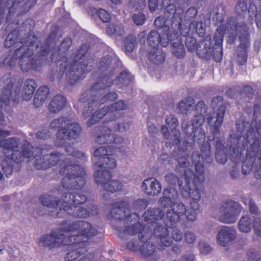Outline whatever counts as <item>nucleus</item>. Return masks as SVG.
I'll use <instances>...</instances> for the list:
<instances>
[{
  "mask_svg": "<svg viewBox=\"0 0 261 261\" xmlns=\"http://www.w3.org/2000/svg\"><path fill=\"white\" fill-rule=\"evenodd\" d=\"M252 227V219L249 216H244L239 220L238 228L240 231L248 233L251 231Z\"/></svg>",
  "mask_w": 261,
  "mask_h": 261,
  "instance_id": "obj_38",
  "label": "nucleus"
},
{
  "mask_svg": "<svg viewBox=\"0 0 261 261\" xmlns=\"http://www.w3.org/2000/svg\"><path fill=\"white\" fill-rule=\"evenodd\" d=\"M50 127L59 128L57 133V141L56 145L60 147H65V150L73 157L83 160H86L85 153L72 147L66 146L67 141L77 139L82 133V128L76 122H69L66 117H61L53 120L50 123Z\"/></svg>",
  "mask_w": 261,
  "mask_h": 261,
  "instance_id": "obj_11",
  "label": "nucleus"
},
{
  "mask_svg": "<svg viewBox=\"0 0 261 261\" xmlns=\"http://www.w3.org/2000/svg\"><path fill=\"white\" fill-rule=\"evenodd\" d=\"M61 154L55 152L50 155H45L35 159L34 167L38 170L46 169L57 165L60 160Z\"/></svg>",
  "mask_w": 261,
  "mask_h": 261,
  "instance_id": "obj_24",
  "label": "nucleus"
},
{
  "mask_svg": "<svg viewBox=\"0 0 261 261\" xmlns=\"http://www.w3.org/2000/svg\"><path fill=\"white\" fill-rule=\"evenodd\" d=\"M211 106L214 109L218 107L216 116L215 117L214 112L210 113L206 115L205 119L211 126L213 136V140L215 142L216 160L219 164H224L227 160V149L225 147L221 139L217 136L220 134L226 110L223 97L221 96L214 97L211 100ZM208 140L212 141L210 139Z\"/></svg>",
  "mask_w": 261,
  "mask_h": 261,
  "instance_id": "obj_10",
  "label": "nucleus"
},
{
  "mask_svg": "<svg viewBox=\"0 0 261 261\" xmlns=\"http://www.w3.org/2000/svg\"><path fill=\"white\" fill-rule=\"evenodd\" d=\"M89 49V45L84 43L70 60L66 56L61 57L56 71H52L49 75L50 80H60L64 74L67 82L70 85L82 80L85 77V74L92 70L91 66L89 65L90 59L86 57Z\"/></svg>",
  "mask_w": 261,
  "mask_h": 261,
  "instance_id": "obj_8",
  "label": "nucleus"
},
{
  "mask_svg": "<svg viewBox=\"0 0 261 261\" xmlns=\"http://www.w3.org/2000/svg\"><path fill=\"white\" fill-rule=\"evenodd\" d=\"M12 5L11 6V7L9 8V17H11L12 16L14 15L16 13V7H15V3L13 2L12 1Z\"/></svg>",
  "mask_w": 261,
  "mask_h": 261,
  "instance_id": "obj_64",
  "label": "nucleus"
},
{
  "mask_svg": "<svg viewBox=\"0 0 261 261\" xmlns=\"http://www.w3.org/2000/svg\"><path fill=\"white\" fill-rule=\"evenodd\" d=\"M170 198L162 196L159 199V203L164 208L171 207V210L167 211L164 221L166 228H174L186 213V206L183 203L174 202Z\"/></svg>",
  "mask_w": 261,
  "mask_h": 261,
  "instance_id": "obj_18",
  "label": "nucleus"
},
{
  "mask_svg": "<svg viewBox=\"0 0 261 261\" xmlns=\"http://www.w3.org/2000/svg\"><path fill=\"white\" fill-rule=\"evenodd\" d=\"M97 15L103 22H108L111 20V17L110 14L103 9H99L97 11Z\"/></svg>",
  "mask_w": 261,
  "mask_h": 261,
  "instance_id": "obj_47",
  "label": "nucleus"
},
{
  "mask_svg": "<svg viewBox=\"0 0 261 261\" xmlns=\"http://www.w3.org/2000/svg\"><path fill=\"white\" fill-rule=\"evenodd\" d=\"M162 6L165 9L164 15L157 17L153 22L154 26L163 35L172 36L176 26L179 32L181 31L182 17L184 11L182 9H176V6L171 2V0H162Z\"/></svg>",
  "mask_w": 261,
  "mask_h": 261,
  "instance_id": "obj_13",
  "label": "nucleus"
},
{
  "mask_svg": "<svg viewBox=\"0 0 261 261\" xmlns=\"http://www.w3.org/2000/svg\"><path fill=\"white\" fill-rule=\"evenodd\" d=\"M72 44V40L70 37H66L61 42L60 47L58 50V54L59 55L64 54L70 48L71 45Z\"/></svg>",
  "mask_w": 261,
  "mask_h": 261,
  "instance_id": "obj_42",
  "label": "nucleus"
},
{
  "mask_svg": "<svg viewBox=\"0 0 261 261\" xmlns=\"http://www.w3.org/2000/svg\"><path fill=\"white\" fill-rule=\"evenodd\" d=\"M236 135H230L229 146L230 160L237 163L246 151L245 159L243 162L242 172L247 175L254 169L255 178L261 179V120L255 119L251 122L243 119L236 120Z\"/></svg>",
  "mask_w": 261,
  "mask_h": 261,
  "instance_id": "obj_3",
  "label": "nucleus"
},
{
  "mask_svg": "<svg viewBox=\"0 0 261 261\" xmlns=\"http://www.w3.org/2000/svg\"><path fill=\"white\" fill-rule=\"evenodd\" d=\"M248 11L251 19L255 17L256 26L261 27V0H254V2H250Z\"/></svg>",
  "mask_w": 261,
  "mask_h": 261,
  "instance_id": "obj_30",
  "label": "nucleus"
},
{
  "mask_svg": "<svg viewBox=\"0 0 261 261\" xmlns=\"http://www.w3.org/2000/svg\"><path fill=\"white\" fill-rule=\"evenodd\" d=\"M112 59L109 56L102 57L99 62L98 69L103 76L98 78L97 82L94 83L88 90L82 93L79 101L82 103L88 102V107L85 106L83 112L84 117L87 118L93 111V108L109 101L116 100L118 95L115 92H110L103 95L100 99L101 91L109 89L114 81L112 76L115 73V68L112 66Z\"/></svg>",
  "mask_w": 261,
  "mask_h": 261,
  "instance_id": "obj_6",
  "label": "nucleus"
},
{
  "mask_svg": "<svg viewBox=\"0 0 261 261\" xmlns=\"http://www.w3.org/2000/svg\"><path fill=\"white\" fill-rule=\"evenodd\" d=\"M236 238V231L231 227L223 226L218 232L217 239L219 244L222 246H227L229 243Z\"/></svg>",
  "mask_w": 261,
  "mask_h": 261,
  "instance_id": "obj_27",
  "label": "nucleus"
},
{
  "mask_svg": "<svg viewBox=\"0 0 261 261\" xmlns=\"http://www.w3.org/2000/svg\"><path fill=\"white\" fill-rule=\"evenodd\" d=\"M128 200H123L111 204L110 215L123 225H127L123 230L124 234L134 236L138 234L142 243L139 251L144 257L154 256L156 254L155 245L151 241L152 234L159 239L164 246H169L172 240L169 237L167 228L159 223L165 216V212L159 208H148L142 215L145 225L139 222L140 216L137 213H131Z\"/></svg>",
  "mask_w": 261,
  "mask_h": 261,
  "instance_id": "obj_1",
  "label": "nucleus"
},
{
  "mask_svg": "<svg viewBox=\"0 0 261 261\" xmlns=\"http://www.w3.org/2000/svg\"><path fill=\"white\" fill-rule=\"evenodd\" d=\"M124 30L122 28L119 27L113 23L108 24L107 29V33L109 36H121L123 35Z\"/></svg>",
  "mask_w": 261,
  "mask_h": 261,
  "instance_id": "obj_41",
  "label": "nucleus"
},
{
  "mask_svg": "<svg viewBox=\"0 0 261 261\" xmlns=\"http://www.w3.org/2000/svg\"><path fill=\"white\" fill-rule=\"evenodd\" d=\"M127 248L133 251H139V245L137 241H130L126 244Z\"/></svg>",
  "mask_w": 261,
  "mask_h": 261,
  "instance_id": "obj_57",
  "label": "nucleus"
},
{
  "mask_svg": "<svg viewBox=\"0 0 261 261\" xmlns=\"http://www.w3.org/2000/svg\"><path fill=\"white\" fill-rule=\"evenodd\" d=\"M110 110V120L108 122L114 121L118 117H120L121 113L119 111L126 110L127 105L122 100H119L109 106Z\"/></svg>",
  "mask_w": 261,
  "mask_h": 261,
  "instance_id": "obj_33",
  "label": "nucleus"
},
{
  "mask_svg": "<svg viewBox=\"0 0 261 261\" xmlns=\"http://www.w3.org/2000/svg\"><path fill=\"white\" fill-rule=\"evenodd\" d=\"M212 41L210 36H207L200 40L197 44L196 52L201 58H207L211 57V46Z\"/></svg>",
  "mask_w": 261,
  "mask_h": 261,
  "instance_id": "obj_28",
  "label": "nucleus"
},
{
  "mask_svg": "<svg viewBox=\"0 0 261 261\" xmlns=\"http://www.w3.org/2000/svg\"><path fill=\"white\" fill-rule=\"evenodd\" d=\"M195 101L193 98L188 96L185 99L181 100L178 103L177 107L182 113H186L193 106Z\"/></svg>",
  "mask_w": 261,
  "mask_h": 261,
  "instance_id": "obj_40",
  "label": "nucleus"
},
{
  "mask_svg": "<svg viewBox=\"0 0 261 261\" xmlns=\"http://www.w3.org/2000/svg\"><path fill=\"white\" fill-rule=\"evenodd\" d=\"M201 153L198 151H194L191 155L192 163L194 166L195 172L188 168L190 163L188 159L190 155L189 150L185 152L179 151V155L177 157L178 165L176 169L179 172H183L184 185L182 181L179 180L176 174L173 173H169L165 176L167 181L171 184H174L177 181L180 190V194L184 188L188 185L191 189V191L195 190V185L203 186L204 181V167L203 163H211L213 160L211 156V147L209 143H205L201 146Z\"/></svg>",
  "mask_w": 261,
  "mask_h": 261,
  "instance_id": "obj_5",
  "label": "nucleus"
},
{
  "mask_svg": "<svg viewBox=\"0 0 261 261\" xmlns=\"http://www.w3.org/2000/svg\"><path fill=\"white\" fill-rule=\"evenodd\" d=\"M146 4V2L145 0H138L137 2V3L136 5H135L134 6L136 7L137 9H143Z\"/></svg>",
  "mask_w": 261,
  "mask_h": 261,
  "instance_id": "obj_63",
  "label": "nucleus"
},
{
  "mask_svg": "<svg viewBox=\"0 0 261 261\" xmlns=\"http://www.w3.org/2000/svg\"><path fill=\"white\" fill-rule=\"evenodd\" d=\"M196 114L191 121V124L187 121H183L181 123V129L185 135L184 144L186 146H194L195 143H201L202 145L210 142L205 140V133L202 128L204 122L203 115L207 111V107L205 102L202 101H198L195 106Z\"/></svg>",
  "mask_w": 261,
  "mask_h": 261,
  "instance_id": "obj_12",
  "label": "nucleus"
},
{
  "mask_svg": "<svg viewBox=\"0 0 261 261\" xmlns=\"http://www.w3.org/2000/svg\"><path fill=\"white\" fill-rule=\"evenodd\" d=\"M148 205V202L145 199H138L133 203V208L138 212L145 210Z\"/></svg>",
  "mask_w": 261,
  "mask_h": 261,
  "instance_id": "obj_44",
  "label": "nucleus"
},
{
  "mask_svg": "<svg viewBox=\"0 0 261 261\" xmlns=\"http://www.w3.org/2000/svg\"><path fill=\"white\" fill-rule=\"evenodd\" d=\"M49 93L47 86H42L39 88L35 94L33 102L36 108L40 107L46 100Z\"/></svg>",
  "mask_w": 261,
  "mask_h": 261,
  "instance_id": "obj_34",
  "label": "nucleus"
},
{
  "mask_svg": "<svg viewBox=\"0 0 261 261\" xmlns=\"http://www.w3.org/2000/svg\"><path fill=\"white\" fill-rule=\"evenodd\" d=\"M100 134L96 138V142L99 144H107L96 149L94 155L98 158L95 165L100 170L114 169L117 166L115 159L112 157L117 152H126L127 148L124 139L120 136L111 133L112 129L107 126L99 128Z\"/></svg>",
  "mask_w": 261,
  "mask_h": 261,
  "instance_id": "obj_9",
  "label": "nucleus"
},
{
  "mask_svg": "<svg viewBox=\"0 0 261 261\" xmlns=\"http://www.w3.org/2000/svg\"><path fill=\"white\" fill-rule=\"evenodd\" d=\"M170 36L163 35L158 31H151L147 37V41L150 47L148 51V59L153 64L159 65L165 60V54L159 45L162 47L168 46Z\"/></svg>",
  "mask_w": 261,
  "mask_h": 261,
  "instance_id": "obj_17",
  "label": "nucleus"
},
{
  "mask_svg": "<svg viewBox=\"0 0 261 261\" xmlns=\"http://www.w3.org/2000/svg\"><path fill=\"white\" fill-rule=\"evenodd\" d=\"M166 125L161 127V131L164 139L166 140V145L177 146L179 151L185 152L186 150L192 149L193 146H186L184 144L185 135L183 133L184 140L181 142L180 131L177 128L178 126V120L173 114L167 116L165 119Z\"/></svg>",
  "mask_w": 261,
  "mask_h": 261,
  "instance_id": "obj_16",
  "label": "nucleus"
},
{
  "mask_svg": "<svg viewBox=\"0 0 261 261\" xmlns=\"http://www.w3.org/2000/svg\"><path fill=\"white\" fill-rule=\"evenodd\" d=\"M98 233L97 228L85 221L70 223L64 220L60 228L53 230L50 234L42 236L39 244L49 249L68 246V252L64 257L65 261H73L88 251L90 238Z\"/></svg>",
  "mask_w": 261,
  "mask_h": 261,
  "instance_id": "obj_4",
  "label": "nucleus"
},
{
  "mask_svg": "<svg viewBox=\"0 0 261 261\" xmlns=\"http://www.w3.org/2000/svg\"><path fill=\"white\" fill-rule=\"evenodd\" d=\"M16 41V36L14 32H12L8 35L5 42V47L7 48L12 47V49L13 50V53L12 55H9L3 60V64L11 67H14L16 62V55L15 54Z\"/></svg>",
  "mask_w": 261,
  "mask_h": 261,
  "instance_id": "obj_25",
  "label": "nucleus"
},
{
  "mask_svg": "<svg viewBox=\"0 0 261 261\" xmlns=\"http://www.w3.org/2000/svg\"><path fill=\"white\" fill-rule=\"evenodd\" d=\"M36 138L38 140H46L50 138V134L48 129H44L36 133Z\"/></svg>",
  "mask_w": 261,
  "mask_h": 261,
  "instance_id": "obj_52",
  "label": "nucleus"
},
{
  "mask_svg": "<svg viewBox=\"0 0 261 261\" xmlns=\"http://www.w3.org/2000/svg\"><path fill=\"white\" fill-rule=\"evenodd\" d=\"M238 90H239L240 95L244 94L250 99H252L253 97L254 91L253 88L249 85H244L242 89L239 87V89H238Z\"/></svg>",
  "mask_w": 261,
  "mask_h": 261,
  "instance_id": "obj_46",
  "label": "nucleus"
},
{
  "mask_svg": "<svg viewBox=\"0 0 261 261\" xmlns=\"http://www.w3.org/2000/svg\"><path fill=\"white\" fill-rule=\"evenodd\" d=\"M35 81L32 79H28L24 83L22 91L24 100L28 101L31 99L36 88Z\"/></svg>",
  "mask_w": 261,
  "mask_h": 261,
  "instance_id": "obj_36",
  "label": "nucleus"
},
{
  "mask_svg": "<svg viewBox=\"0 0 261 261\" xmlns=\"http://www.w3.org/2000/svg\"><path fill=\"white\" fill-rule=\"evenodd\" d=\"M148 7L150 12H154L158 5V0H148Z\"/></svg>",
  "mask_w": 261,
  "mask_h": 261,
  "instance_id": "obj_61",
  "label": "nucleus"
},
{
  "mask_svg": "<svg viewBox=\"0 0 261 261\" xmlns=\"http://www.w3.org/2000/svg\"><path fill=\"white\" fill-rule=\"evenodd\" d=\"M164 197L166 198H170V200H174L176 199L178 196L177 191L174 188H166L163 192Z\"/></svg>",
  "mask_w": 261,
  "mask_h": 261,
  "instance_id": "obj_49",
  "label": "nucleus"
},
{
  "mask_svg": "<svg viewBox=\"0 0 261 261\" xmlns=\"http://www.w3.org/2000/svg\"><path fill=\"white\" fill-rule=\"evenodd\" d=\"M129 126V123H126L125 125L124 123L114 124V123H112L111 125L109 124V126L111 127L112 129L115 132H123L126 130Z\"/></svg>",
  "mask_w": 261,
  "mask_h": 261,
  "instance_id": "obj_54",
  "label": "nucleus"
},
{
  "mask_svg": "<svg viewBox=\"0 0 261 261\" xmlns=\"http://www.w3.org/2000/svg\"><path fill=\"white\" fill-rule=\"evenodd\" d=\"M21 153L28 161L33 160L42 153V150L38 147H33L28 141H24L21 146Z\"/></svg>",
  "mask_w": 261,
  "mask_h": 261,
  "instance_id": "obj_29",
  "label": "nucleus"
},
{
  "mask_svg": "<svg viewBox=\"0 0 261 261\" xmlns=\"http://www.w3.org/2000/svg\"><path fill=\"white\" fill-rule=\"evenodd\" d=\"M236 9L237 10L240 9L241 11H245L247 10V4L246 2L243 1H239L238 2L236 6Z\"/></svg>",
  "mask_w": 261,
  "mask_h": 261,
  "instance_id": "obj_60",
  "label": "nucleus"
},
{
  "mask_svg": "<svg viewBox=\"0 0 261 261\" xmlns=\"http://www.w3.org/2000/svg\"><path fill=\"white\" fill-rule=\"evenodd\" d=\"M224 31L231 34H239L240 44L237 47L236 58L237 64L243 66L246 64L248 59L247 48L249 46L250 35L249 28L245 22H238L235 17H229L226 23L223 25Z\"/></svg>",
  "mask_w": 261,
  "mask_h": 261,
  "instance_id": "obj_14",
  "label": "nucleus"
},
{
  "mask_svg": "<svg viewBox=\"0 0 261 261\" xmlns=\"http://www.w3.org/2000/svg\"><path fill=\"white\" fill-rule=\"evenodd\" d=\"M198 247L200 252L204 255L209 254L213 249L211 245L206 242L199 243Z\"/></svg>",
  "mask_w": 261,
  "mask_h": 261,
  "instance_id": "obj_51",
  "label": "nucleus"
},
{
  "mask_svg": "<svg viewBox=\"0 0 261 261\" xmlns=\"http://www.w3.org/2000/svg\"><path fill=\"white\" fill-rule=\"evenodd\" d=\"M65 165L60 170L62 189L58 192L62 199L49 195L42 194L39 197L41 204L48 208L59 210L57 215L60 217V213L77 218H86L90 216L97 215V206L91 203L86 205L87 200L84 187L86 183L84 169L70 160H66Z\"/></svg>",
  "mask_w": 261,
  "mask_h": 261,
  "instance_id": "obj_2",
  "label": "nucleus"
},
{
  "mask_svg": "<svg viewBox=\"0 0 261 261\" xmlns=\"http://www.w3.org/2000/svg\"><path fill=\"white\" fill-rule=\"evenodd\" d=\"M141 188L147 195L152 196L158 195L162 190L160 182L153 177H148L144 180Z\"/></svg>",
  "mask_w": 261,
  "mask_h": 261,
  "instance_id": "obj_26",
  "label": "nucleus"
},
{
  "mask_svg": "<svg viewBox=\"0 0 261 261\" xmlns=\"http://www.w3.org/2000/svg\"><path fill=\"white\" fill-rule=\"evenodd\" d=\"M197 14L198 10L194 7H190L185 12L184 19L186 22H190L186 33H189L190 31L192 33L196 32L199 36L202 37L205 33V24L202 21L195 20Z\"/></svg>",
  "mask_w": 261,
  "mask_h": 261,
  "instance_id": "obj_22",
  "label": "nucleus"
},
{
  "mask_svg": "<svg viewBox=\"0 0 261 261\" xmlns=\"http://www.w3.org/2000/svg\"><path fill=\"white\" fill-rule=\"evenodd\" d=\"M110 110L109 106L104 107L102 109L94 112L87 122L88 126H91L107 115L110 117Z\"/></svg>",
  "mask_w": 261,
  "mask_h": 261,
  "instance_id": "obj_35",
  "label": "nucleus"
},
{
  "mask_svg": "<svg viewBox=\"0 0 261 261\" xmlns=\"http://www.w3.org/2000/svg\"><path fill=\"white\" fill-rule=\"evenodd\" d=\"M172 237L175 241H180L182 240L183 237L182 233L179 229H174L172 232Z\"/></svg>",
  "mask_w": 261,
  "mask_h": 261,
  "instance_id": "obj_56",
  "label": "nucleus"
},
{
  "mask_svg": "<svg viewBox=\"0 0 261 261\" xmlns=\"http://www.w3.org/2000/svg\"><path fill=\"white\" fill-rule=\"evenodd\" d=\"M226 14V10L225 6L220 4L218 5L212 11H210L207 15L208 19L212 17L214 24L217 25L221 24L223 21Z\"/></svg>",
  "mask_w": 261,
  "mask_h": 261,
  "instance_id": "obj_31",
  "label": "nucleus"
},
{
  "mask_svg": "<svg viewBox=\"0 0 261 261\" xmlns=\"http://www.w3.org/2000/svg\"><path fill=\"white\" fill-rule=\"evenodd\" d=\"M223 37V34L221 31H219V29H218L214 36V40L215 41L214 46H218L219 45H222Z\"/></svg>",
  "mask_w": 261,
  "mask_h": 261,
  "instance_id": "obj_53",
  "label": "nucleus"
},
{
  "mask_svg": "<svg viewBox=\"0 0 261 261\" xmlns=\"http://www.w3.org/2000/svg\"><path fill=\"white\" fill-rule=\"evenodd\" d=\"M132 19L136 25H142L146 21V16L144 13H139L134 14L132 16Z\"/></svg>",
  "mask_w": 261,
  "mask_h": 261,
  "instance_id": "obj_50",
  "label": "nucleus"
},
{
  "mask_svg": "<svg viewBox=\"0 0 261 261\" xmlns=\"http://www.w3.org/2000/svg\"><path fill=\"white\" fill-rule=\"evenodd\" d=\"M25 34V38L20 41L21 46L17 48V53L21 50V47L24 50L20 58L19 66L23 72L39 71L46 61L51 47L55 45L57 33L55 31L51 32L41 45L35 35L30 33Z\"/></svg>",
  "mask_w": 261,
  "mask_h": 261,
  "instance_id": "obj_7",
  "label": "nucleus"
},
{
  "mask_svg": "<svg viewBox=\"0 0 261 261\" xmlns=\"http://www.w3.org/2000/svg\"><path fill=\"white\" fill-rule=\"evenodd\" d=\"M197 43L198 42H196V39L192 37L188 36L186 38V47L187 50L191 53L196 51Z\"/></svg>",
  "mask_w": 261,
  "mask_h": 261,
  "instance_id": "obj_45",
  "label": "nucleus"
},
{
  "mask_svg": "<svg viewBox=\"0 0 261 261\" xmlns=\"http://www.w3.org/2000/svg\"><path fill=\"white\" fill-rule=\"evenodd\" d=\"M221 213L219 221L225 223H233L241 212V207L239 202L228 199L222 202L220 207Z\"/></svg>",
  "mask_w": 261,
  "mask_h": 261,
  "instance_id": "obj_21",
  "label": "nucleus"
},
{
  "mask_svg": "<svg viewBox=\"0 0 261 261\" xmlns=\"http://www.w3.org/2000/svg\"><path fill=\"white\" fill-rule=\"evenodd\" d=\"M249 212L252 214H258V207L252 199L249 200Z\"/></svg>",
  "mask_w": 261,
  "mask_h": 261,
  "instance_id": "obj_59",
  "label": "nucleus"
},
{
  "mask_svg": "<svg viewBox=\"0 0 261 261\" xmlns=\"http://www.w3.org/2000/svg\"><path fill=\"white\" fill-rule=\"evenodd\" d=\"M253 228L255 233L261 237V218L256 217L254 219Z\"/></svg>",
  "mask_w": 261,
  "mask_h": 261,
  "instance_id": "obj_55",
  "label": "nucleus"
},
{
  "mask_svg": "<svg viewBox=\"0 0 261 261\" xmlns=\"http://www.w3.org/2000/svg\"><path fill=\"white\" fill-rule=\"evenodd\" d=\"M112 169L97 170L94 174L95 181L97 185H101L103 190L111 193H114L122 190L123 185L117 180H111Z\"/></svg>",
  "mask_w": 261,
  "mask_h": 261,
  "instance_id": "obj_20",
  "label": "nucleus"
},
{
  "mask_svg": "<svg viewBox=\"0 0 261 261\" xmlns=\"http://www.w3.org/2000/svg\"><path fill=\"white\" fill-rule=\"evenodd\" d=\"M238 89H239V87H237L234 89H229L227 90L225 94L227 96L229 97L230 98H234L235 95H236V91H237L239 93V90H238Z\"/></svg>",
  "mask_w": 261,
  "mask_h": 261,
  "instance_id": "obj_62",
  "label": "nucleus"
},
{
  "mask_svg": "<svg viewBox=\"0 0 261 261\" xmlns=\"http://www.w3.org/2000/svg\"><path fill=\"white\" fill-rule=\"evenodd\" d=\"M137 44L136 37L133 35H129L124 40V49L126 52L131 53L133 51Z\"/></svg>",
  "mask_w": 261,
  "mask_h": 261,
  "instance_id": "obj_39",
  "label": "nucleus"
},
{
  "mask_svg": "<svg viewBox=\"0 0 261 261\" xmlns=\"http://www.w3.org/2000/svg\"><path fill=\"white\" fill-rule=\"evenodd\" d=\"M65 97L61 94L55 95L50 100L48 110L51 113H57L63 109L66 104Z\"/></svg>",
  "mask_w": 261,
  "mask_h": 261,
  "instance_id": "obj_32",
  "label": "nucleus"
},
{
  "mask_svg": "<svg viewBox=\"0 0 261 261\" xmlns=\"http://www.w3.org/2000/svg\"><path fill=\"white\" fill-rule=\"evenodd\" d=\"M195 190L191 191L189 185L185 187L181 192V195L185 198H189L190 207L186 208V213L182 216H186L188 221H194L197 217L200 205L199 201L201 198V193L204 191V186L195 185Z\"/></svg>",
  "mask_w": 261,
  "mask_h": 261,
  "instance_id": "obj_19",
  "label": "nucleus"
},
{
  "mask_svg": "<svg viewBox=\"0 0 261 261\" xmlns=\"http://www.w3.org/2000/svg\"><path fill=\"white\" fill-rule=\"evenodd\" d=\"M3 101L0 99V107L2 106ZM3 118L2 114L0 111V120ZM9 131L0 130V147L4 148V153L6 156V160L2 164V168L6 175L10 176L13 172V167L16 164V150L14 149L16 146V140L15 138H9L5 140V138L10 136Z\"/></svg>",
  "mask_w": 261,
  "mask_h": 261,
  "instance_id": "obj_15",
  "label": "nucleus"
},
{
  "mask_svg": "<svg viewBox=\"0 0 261 261\" xmlns=\"http://www.w3.org/2000/svg\"><path fill=\"white\" fill-rule=\"evenodd\" d=\"M212 55L216 62H220L223 57L222 45L211 47Z\"/></svg>",
  "mask_w": 261,
  "mask_h": 261,
  "instance_id": "obj_43",
  "label": "nucleus"
},
{
  "mask_svg": "<svg viewBox=\"0 0 261 261\" xmlns=\"http://www.w3.org/2000/svg\"><path fill=\"white\" fill-rule=\"evenodd\" d=\"M132 74L126 70L121 71L116 77L114 82L116 85L122 88L128 86L133 81Z\"/></svg>",
  "mask_w": 261,
  "mask_h": 261,
  "instance_id": "obj_37",
  "label": "nucleus"
},
{
  "mask_svg": "<svg viewBox=\"0 0 261 261\" xmlns=\"http://www.w3.org/2000/svg\"><path fill=\"white\" fill-rule=\"evenodd\" d=\"M37 0H28L21 7L20 13L23 14L29 12L37 4Z\"/></svg>",
  "mask_w": 261,
  "mask_h": 261,
  "instance_id": "obj_48",
  "label": "nucleus"
},
{
  "mask_svg": "<svg viewBox=\"0 0 261 261\" xmlns=\"http://www.w3.org/2000/svg\"><path fill=\"white\" fill-rule=\"evenodd\" d=\"M185 239L187 243L192 244L196 240V236L192 232H187L185 234Z\"/></svg>",
  "mask_w": 261,
  "mask_h": 261,
  "instance_id": "obj_58",
  "label": "nucleus"
},
{
  "mask_svg": "<svg viewBox=\"0 0 261 261\" xmlns=\"http://www.w3.org/2000/svg\"><path fill=\"white\" fill-rule=\"evenodd\" d=\"M177 23H178L177 22ZM176 24L179 25L178 23ZM182 31L179 32V26L174 30V33L170 36L169 42L172 44L173 48L172 53L174 56L178 59L183 58L185 56V50L184 45L182 43L181 36L184 35Z\"/></svg>",
  "mask_w": 261,
  "mask_h": 261,
  "instance_id": "obj_23",
  "label": "nucleus"
}]
</instances>
